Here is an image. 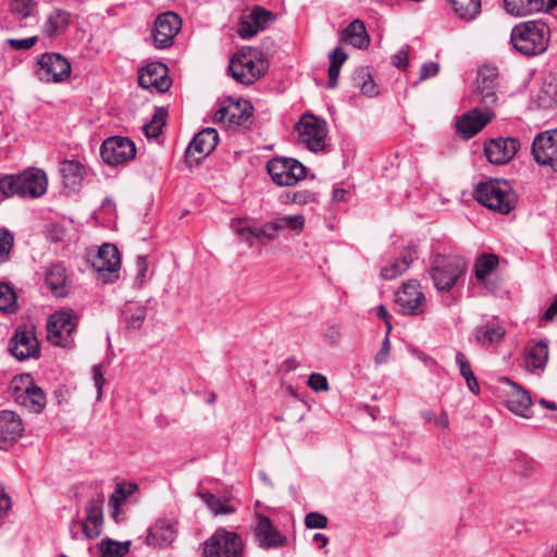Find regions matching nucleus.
Wrapping results in <instances>:
<instances>
[{"label": "nucleus", "mask_w": 557, "mask_h": 557, "mask_svg": "<svg viewBox=\"0 0 557 557\" xmlns=\"http://www.w3.org/2000/svg\"><path fill=\"white\" fill-rule=\"evenodd\" d=\"M550 41V28L543 20H530L516 24L510 32L512 50L525 58L546 52Z\"/></svg>", "instance_id": "f257e3e1"}, {"label": "nucleus", "mask_w": 557, "mask_h": 557, "mask_svg": "<svg viewBox=\"0 0 557 557\" xmlns=\"http://www.w3.org/2000/svg\"><path fill=\"white\" fill-rule=\"evenodd\" d=\"M473 197L480 205L500 214L511 212L518 202V196L508 182L497 178H490L475 185Z\"/></svg>", "instance_id": "f03ea898"}, {"label": "nucleus", "mask_w": 557, "mask_h": 557, "mask_svg": "<svg viewBox=\"0 0 557 557\" xmlns=\"http://www.w3.org/2000/svg\"><path fill=\"white\" fill-rule=\"evenodd\" d=\"M227 71L236 82L248 86L265 75L268 64L260 50L244 47L231 58Z\"/></svg>", "instance_id": "7ed1b4c3"}, {"label": "nucleus", "mask_w": 557, "mask_h": 557, "mask_svg": "<svg viewBox=\"0 0 557 557\" xmlns=\"http://www.w3.org/2000/svg\"><path fill=\"white\" fill-rule=\"evenodd\" d=\"M467 272L466 261L457 256L436 255L426 270L434 287L440 292H450Z\"/></svg>", "instance_id": "20e7f679"}, {"label": "nucleus", "mask_w": 557, "mask_h": 557, "mask_svg": "<svg viewBox=\"0 0 557 557\" xmlns=\"http://www.w3.org/2000/svg\"><path fill=\"white\" fill-rule=\"evenodd\" d=\"M79 322L78 314L71 308L60 309L47 319V339L53 346L72 348L73 334Z\"/></svg>", "instance_id": "39448f33"}, {"label": "nucleus", "mask_w": 557, "mask_h": 557, "mask_svg": "<svg viewBox=\"0 0 557 557\" xmlns=\"http://www.w3.org/2000/svg\"><path fill=\"white\" fill-rule=\"evenodd\" d=\"M10 388L16 404L27 408L30 412L40 413L46 407V394L35 384L30 374L14 376Z\"/></svg>", "instance_id": "423d86ee"}, {"label": "nucleus", "mask_w": 557, "mask_h": 557, "mask_svg": "<svg viewBox=\"0 0 557 557\" xmlns=\"http://www.w3.org/2000/svg\"><path fill=\"white\" fill-rule=\"evenodd\" d=\"M245 545L240 535L219 528L203 543V557H244Z\"/></svg>", "instance_id": "0eeeda50"}, {"label": "nucleus", "mask_w": 557, "mask_h": 557, "mask_svg": "<svg viewBox=\"0 0 557 557\" xmlns=\"http://www.w3.org/2000/svg\"><path fill=\"white\" fill-rule=\"evenodd\" d=\"M267 172L278 186H294L307 175V168L294 158L274 157L267 162Z\"/></svg>", "instance_id": "6e6552de"}, {"label": "nucleus", "mask_w": 557, "mask_h": 557, "mask_svg": "<svg viewBox=\"0 0 557 557\" xmlns=\"http://www.w3.org/2000/svg\"><path fill=\"white\" fill-rule=\"evenodd\" d=\"M72 72L70 61L58 52H45L37 60L35 74L42 83H63Z\"/></svg>", "instance_id": "1a4fd4ad"}, {"label": "nucleus", "mask_w": 557, "mask_h": 557, "mask_svg": "<svg viewBox=\"0 0 557 557\" xmlns=\"http://www.w3.org/2000/svg\"><path fill=\"white\" fill-rule=\"evenodd\" d=\"M253 113V107L248 100H234L227 97L219 101V108L213 111L212 122L227 127L244 125Z\"/></svg>", "instance_id": "9d476101"}, {"label": "nucleus", "mask_w": 557, "mask_h": 557, "mask_svg": "<svg viewBox=\"0 0 557 557\" xmlns=\"http://www.w3.org/2000/svg\"><path fill=\"white\" fill-rule=\"evenodd\" d=\"M137 153L135 143L125 136H110L100 146L102 161L111 166L124 165L135 159Z\"/></svg>", "instance_id": "9b49d317"}, {"label": "nucleus", "mask_w": 557, "mask_h": 557, "mask_svg": "<svg viewBox=\"0 0 557 557\" xmlns=\"http://www.w3.org/2000/svg\"><path fill=\"white\" fill-rule=\"evenodd\" d=\"M11 354L20 361L40 357V344L36 336L34 323H23L16 326L9 347Z\"/></svg>", "instance_id": "f8f14e48"}, {"label": "nucleus", "mask_w": 557, "mask_h": 557, "mask_svg": "<svg viewBox=\"0 0 557 557\" xmlns=\"http://www.w3.org/2000/svg\"><path fill=\"white\" fill-rule=\"evenodd\" d=\"M295 129L310 151L324 150L327 136V125L324 119L317 117L313 114H304L295 125Z\"/></svg>", "instance_id": "ddd939ff"}, {"label": "nucleus", "mask_w": 557, "mask_h": 557, "mask_svg": "<svg viewBox=\"0 0 557 557\" xmlns=\"http://www.w3.org/2000/svg\"><path fill=\"white\" fill-rule=\"evenodd\" d=\"M90 263L104 283H113L117 280V272L121 269V257L114 244L106 243L101 245L90 260Z\"/></svg>", "instance_id": "4468645a"}, {"label": "nucleus", "mask_w": 557, "mask_h": 557, "mask_svg": "<svg viewBox=\"0 0 557 557\" xmlns=\"http://www.w3.org/2000/svg\"><path fill=\"white\" fill-rule=\"evenodd\" d=\"M498 264V256L492 252L481 253L474 262L473 276L475 281L492 294H496L503 287V280L495 274Z\"/></svg>", "instance_id": "2eb2a0df"}, {"label": "nucleus", "mask_w": 557, "mask_h": 557, "mask_svg": "<svg viewBox=\"0 0 557 557\" xmlns=\"http://www.w3.org/2000/svg\"><path fill=\"white\" fill-rule=\"evenodd\" d=\"M181 27L182 18L178 14L172 11L159 14L151 29L154 48L159 50L170 48Z\"/></svg>", "instance_id": "dca6fc26"}, {"label": "nucleus", "mask_w": 557, "mask_h": 557, "mask_svg": "<svg viewBox=\"0 0 557 557\" xmlns=\"http://www.w3.org/2000/svg\"><path fill=\"white\" fill-rule=\"evenodd\" d=\"M219 143V133L213 127H206L198 132L185 151V163L188 168L198 165L203 158L209 156Z\"/></svg>", "instance_id": "f3484780"}, {"label": "nucleus", "mask_w": 557, "mask_h": 557, "mask_svg": "<svg viewBox=\"0 0 557 557\" xmlns=\"http://www.w3.org/2000/svg\"><path fill=\"white\" fill-rule=\"evenodd\" d=\"M396 304L406 315H419L425 309V296L418 280L405 282L396 295Z\"/></svg>", "instance_id": "a211bd4d"}, {"label": "nucleus", "mask_w": 557, "mask_h": 557, "mask_svg": "<svg viewBox=\"0 0 557 557\" xmlns=\"http://www.w3.org/2000/svg\"><path fill=\"white\" fill-rule=\"evenodd\" d=\"M275 18L276 16L272 11L256 5L249 14L240 18L237 34L242 39H250L259 32L264 30Z\"/></svg>", "instance_id": "6ab92c4d"}, {"label": "nucleus", "mask_w": 557, "mask_h": 557, "mask_svg": "<svg viewBox=\"0 0 557 557\" xmlns=\"http://www.w3.org/2000/svg\"><path fill=\"white\" fill-rule=\"evenodd\" d=\"M138 85L144 89L154 88L161 94L168 91L172 85L169 67L160 61L150 62L139 71Z\"/></svg>", "instance_id": "aec40b11"}, {"label": "nucleus", "mask_w": 557, "mask_h": 557, "mask_svg": "<svg viewBox=\"0 0 557 557\" xmlns=\"http://www.w3.org/2000/svg\"><path fill=\"white\" fill-rule=\"evenodd\" d=\"M520 148V143L513 137L492 138L484 144V153L488 162L496 165L508 163Z\"/></svg>", "instance_id": "412c9836"}, {"label": "nucleus", "mask_w": 557, "mask_h": 557, "mask_svg": "<svg viewBox=\"0 0 557 557\" xmlns=\"http://www.w3.org/2000/svg\"><path fill=\"white\" fill-rule=\"evenodd\" d=\"M255 518L257 525L253 533L260 547L270 549L287 545V537L281 534L268 516L256 512Z\"/></svg>", "instance_id": "4be33fe9"}, {"label": "nucleus", "mask_w": 557, "mask_h": 557, "mask_svg": "<svg viewBox=\"0 0 557 557\" xmlns=\"http://www.w3.org/2000/svg\"><path fill=\"white\" fill-rule=\"evenodd\" d=\"M557 154V128L540 132L532 143L534 161L544 166H550Z\"/></svg>", "instance_id": "5701e85b"}, {"label": "nucleus", "mask_w": 557, "mask_h": 557, "mask_svg": "<svg viewBox=\"0 0 557 557\" xmlns=\"http://www.w3.org/2000/svg\"><path fill=\"white\" fill-rule=\"evenodd\" d=\"M16 175L20 180L21 198L36 199L47 191L48 178L42 170L29 168Z\"/></svg>", "instance_id": "b1692460"}, {"label": "nucleus", "mask_w": 557, "mask_h": 557, "mask_svg": "<svg viewBox=\"0 0 557 557\" xmlns=\"http://www.w3.org/2000/svg\"><path fill=\"white\" fill-rule=\"evenodd\" d=\"M24 432L20 416L12 410H0V449H8Z\"/></svg>", "instance_id": "393cba45"}, {"label": "nucleus", "mask_w": 557, "mask_h": 557, "mask_svg": "<svg viewBox=\"0 0 557 557\" xmlns=\"http://www.w3.org/2000/svg\"><path fill=\"white\" fill-rule=\"evenodd\" d=\"M102 506V498H91L86 505V521H72L73 524H79L82 527L85 537L96 539L101 534V525L103 522Z\"/></svg>", "instance_id": "a878e982"}, {"label": "nucleus", "mask_w": 557, "mask_h": 557, "mask_svg": "<svg viewBox=\"0 0 557 557\" xmlns=\"http://www.w3.org/2000/svg\"><path fill=\"white\" fill-rule=\"evenodd\" d=\"M490 121L491 116L487 113L473 109L457 120L456 129L463 139H470L481 132Z\"/></svg>", "instance_id": "bb28decb"}, {"label": "nucleus", "mask_w": 557, "mask_h": 557, "mask_svg": "<svg viewBox=\"0 0 557 557\" xmlns=\"http://www.w3.org/2000/svg\"><path fill=\"white\" fill-rule=\"evenodd\" d=\"M506 330L495 322H486L473 330L475 343L485 348L497 347L505 338Z\"/></svg>", "instance_id": "cd10ccee"}, {"label": "nucleus", "mask_w": 557, "mask_h": 557, "mask_svg": "<svg viewBox=\"0 0 557 557\" xmlns=\"http://www.w3.org/2000/svg\"><path fill=\"white\" fill-rule=\"evenodd\" d=\"M500 382L509 384L515 392L512 397L507 401L508 409L517 416L523 418H531V414H529V410L532 405L530 393L527 389H524L520 384L513 382L511 379L507 376H503L500 379Z\"/></svg>", "instance_id": "c85d7f7f"}, {"label": "nucleus", "mask_w": 557, "mask_h": 557, "mask_svg": "<svg viewBox=\"0 0 557 557\" xmlns=\"http://www.w3.org/2000/svg\"><path fill=\"white\" fill-rule=\"evenodd\" d=\"M418 258V247L409 244L405 247L400 258L394 260L381 270V277L384 280H394L407 271L409 265Z\"/></svg>", "instance_id": "c756f323"}, {"label": "nucleus", "mask_w": 557, "mask_h": 557, "mask_svg": "<svg viewBox=\"0 0 557 557\" xmlns=\"http://www.w3.org/2000/svg\"><path fill=\"white\" fill-rule=\"evenodd\" d=\"M533 104L539 109L548 110L557 104V75L548 74L533 97Z\"/></svg>", "instance_id": "7c9ffc66"}, {"label": "nucleus", "mask_w": 557, "mask_h": 557, "mask_svg": "<svg viewBox=\"0 0 557 557\" xmlns=\"http://www.w3.org/2000/svg\"><path fill=\"white\" fill-rule=\"evenodd\" d=\"M60 173L65 188L76 190L86 176V168L77 160H63L60 163Z\"/></svg>", "instance_id": "2f4dec72"}, {"label": "nucleus", "mask_w": 557, "mask_h": 557, "mask_svg": "<svg viewBox=\"0 0 557 557\" xmlns=\"http://www.w3.org/2000/svg\"><path fill=\"white\" fill-rule=\"evenodd\" d=\"M66 280V269L61 262L52 263L46 271L45 282L55 297L67 295Z\"/></svg>", "instance_id": "473e14b6"}, {"label": "nucleus", "mask_w": 557, "mask_h": 557, "mask_svg": "<svg viewBox=\"0 0 557 557\" xmlns=\"http://www.w3.org/2000/svg\"><path fill=\"white\" fill-rule=\"evenodd\" d=\"M341 40L358 49L368 48L370 45V36L364 22L359 18L350 22L348 26L342 30Z\"/></svg>", "instance_id": "72a5a7b5"}, {"label": "nucleus", "mask_w": 557, "mask_h": 557, "mask_svg": "<svg viewBox=\"0 0 557 557\" xmlns=\"http://www.w3.org/2000/svg\"><path fill=\"white\" fill-rule=\"evenodd\" d=\"M175 539V530L168 520H158L148 529L146 543L149 546H168Z\"/></svg>", "instance_id": "f704fd0d"}, {"label": "nucleus", "mask_w": 557, "mask_h": 557, "mask_svg": "<svg viewBox=\"0 0 557 557\" xmlns=\"http://www.w3.org/2000/svg\"><path fill=\"white\" fill-rule=\"evenodd\" d=\"M71 24V14L61 9L53 10L44 24L42 33L48 38L64 34Z\"/></svg>", "instance_id": "c9c22d12"}, {"label": "nucleus", "mask_w": 557, "mask_h": 557, "mask_svg": "<svg viewBox=\"0 0 557 557\" xmlns=\"http://www.w3.org/2000/svg\"><path fill=\"white\" fill-rule=\"evenodd\" d=\"M504 9L513 16L546 12L545 0H503Z\"/></svg>", "instance_id": "e433bc0d"}, {"label": "nucleus", "mask_w": 557, "mask_h": 557, "mask_svg": "<svg viewBox=\"0 0 557 557\" xmlns=\"http://www.w3.org/2000/svg\"><path fill=\"white\" fill-rule=\"evenodd\" d=\"M147 318V307L127 304L122 310V321L128 331L140 330Z\"/></svg>", "instance_id": "4c0bfd02"}, {"label": "nucleus", "mask_w": 557, "mask_h": 557, "mask_svg": "<svg viewBox=\"0 0 557 557\" xmlns=\"http://www.w3.org/2000/svg\"><path fill=\"white\" fill-rule=\"evenodd\" d=\"M448 2L462 21H473L481 13V0H448Z\"/></svg>", "instance_id": "58836bf2"}, {"label": "nucleus", "mask_w": 557, "mask_h": 557, "mask_svg": "<svg viewBox=\"0 0 557 557\" xmlns=\"http://www.w3.org/2000/svg\"><path fill=\"white\" fill-rule=\"evenodd\" d=\"M248 218H234L231 221L233 231L245 242L248 246L252 247L256 240L260 239L258 227L247 225Z\"/></svg>", "instance_id": "ea45409f"}, {"label": "nucleus", "mask_w": 557, "mask_h": 557, "mask_svg": "<svg viewBox=\"0 0 557 557\" xmlns=\"http://www.w3.org/2000/svg\"><path fill=\"white\" fill-rule=\"evenodd\" d=\"M100 557H124L131 547V541L116 542L112 539H104L99 544Z\"/></svg>", "instance_id": "a19ab883"}, {"label": "nucleus", "mask_w": 557, "mask_h": 557, "mask_svg": "<svg viewBox=\"0 0 557 557\" xmlns=\"http://www.w3.org/2000/svg\"><path fill=\"white\" fill-rule=\"evenodd\" d=\"M168 110L164 107H157L154 109L152 119L143 127L145 135L148 138H157L162 134L163 126L166 123Z\"/></svg>", "instance_id": "79ce46f5"}, {"label": "nucleus", "mask_w": 557, "mask_h": 557, "mask_svg": "<svg viewBox=\"0 0 557 557\" xmlns=\"http://www.w3.org/2000/svg\"><path fill=\"white\" fill-rule=\"evenodd\" d=\"M306 219L302 214L285 215L273 219L272 228L280 231H290L296 234L302 233Z\"/></svg>", "instance_id": "37998d69"}, {"label": "nucleus", "mask_w": 557, "mask_h": 557, "mask_svg": "<svg viewBox=\"0 0 557 557\" xmlns=\"http://www.w3.org/2000/svg\"><path fill=\"white\" fill-rule=\"evenodd\" d=\"M197 495L207 505V507L215 515H230L235 511V508L222 500L219 496L211 492H198Z\"/></svg>", "instance_id": "c03bdc74"}, {"label": "nucleus", "mask_w": 557, "mask_h": 557, "mask_svg": "<svg viewBox=\"0 0 557 557\" xmlns=\"http://www.w3.org/2000/svg\"><path fill=\"white\" fill-rule=\"evenodd\" d=\"M17 308V296L13 286L7 282H0V311L14 313Z\"/></svg>", "instance_id": "a18cd8bd"}, {"label": "nucleus", "mask_w": 557, "mask_h": 557, "mask_svg": "<svg viewBox=\"0 0 557 557\" xmlns=\"http://www.w3.org/2000/svg\"><path fill=\"white\" fill-rule=\"evenodd\" d=\"M528 358L533 369H544L548 359V347L544 341L534 344L529 352Z\"/></svg>", "instance_id": "49530a36"}, {"label": "nucleus", "mask_w": 557, "mask_h": 557, "mask_svg": "<svg viewBox=\"0 0 557 557\" xmlns=\"http://www.w3.org/2000/svg\"><path fill=\"white\" fill-rule=\"evenodd\" d=\"M355 81L360 87L361 92L367 97H376L380 92L377 84L374 82L372 75L364 69L356 73Z\"/></svg>", "instance_id": "de8ad7c7"}, {"label": "nucleus", "mask_w": 557, "mask_h": 557, "mask_svg": "<svg viewBox=\"0 0 557 557\" xmlns=\"http://www.w3.org/2000/svg\"><path fill=\"white\" fill-rule=\"evenodd\" d=\"M18 176L16 174H4L0 177V194L4 198H21Z\"/></svg>", "instance_id": "09e8293b"}, {"label": "nucleus", "mask_w": 557, "mask_h": 557, "mask_svg": "<svg viewBox=\"0 0 557 557\" xmlns=\"http://www.w3.org/2000/svg\"><path fill=\"white\" fill-rule=\"evenodd\" d=\"M138 488L136 483H119L116 484L114 492L110 495L109 503H115L122 505L126 498L133 495Z\"/></svg>", "instance_id": "8fccbe9b"}, {"label": "nucleus", "mask_w": 557, "mask_h": 557, "mask_svg": "<svg viewBox=\"0 0 557 557\" xmlns=\"http://www.w3.org/2000/svg\"><path fill=\"white\" fill-rule=\"evenodd\" d=\"M36 7L34 0H12L10 3L11 12L23 20L32 16Z\"/></svg>", "instance_id": "3c124183"}, {"label": "nucleus", "mask_w": 557, "mask_h": 557, "mask_svg": "<svg viewBox=\"0 0 557 557\" xmlns=\"http://www.w3.org/2000/svg\"><path fill=\"white\" fill-rule=\"evenodd\" d=\"M13 245V234L7 228H0V263L9 260Z\"/></svg>", "instance_id": "603ef678"}, {"label": "nucleus", "mask_w": 557, "mask_h": 557, "mask_svg": "<svg viewBox=\"0 0 557 557\" xmlns=\"http://www.w3.org/2000/svg\"><path fill=\"white\" fill-rule=\"evenodd\" d=\"M498 72L496 67L484 65L478 73V85L497 86Z\"/></svg>", "instance_id": "864d4df0"}, {"label": "nucleus", "mask_w": 557, "mask_h": 557, "mask_svg": "<svg viewBox=\"0 0 557 557\" xmlns=\"http://www.w3.org/2000/svg\"><path fill=\"white\" fill-rule=\"evenodd\" d=\"M327 522V517L318 511H311L305 517V527L307 529H325Z\"/></svg>", "instance_id": "5fc2aeb1"}, {"label": "nucleus", "mask_w": 557, "mask_h": 557, "mask_svg": "<svg viewBox=\"0 0 557 557\" xmlns=\"http://www.w3.org/2000/svg\"><path fill=\"white\" fill-rule=\"evenodd\" d=\"M478 92L481 96V101L485 107H490L496 103V86L494 85H478Z\"/></svg>", "instance_id": "6e6d98bb"}, {"label": "nucleus", "mask_w": 557, "mask_h": 557, "mask_svg": "<svg viewBox=\"0 0 557 557\" xmlns=\"http://www.w3.org/2000/svg\"><path fill=\"white\" fill-rule=\"evenodd\" d=\"M292 200L300 206L315 203L318 202V194L309 189L297 190L293 191Z\"/></svg>", "instance_id": "4d7b16f0"}, {"label": "nucleus", "mask_w": 557, "mask_h": 557, "mask_svg": "<svg viewBox=\"0 0 557 557\" xmlns=\"http://www.w3.org/2000/svg\"><path fill=\"white\" fill-rule=\"evenodd\" d=\"M38 42L37 36H32L24 39H14L9 38L5 40V44L11 47L13 50H29Z\"/></svg>", "instance_id": "13d9d810"}, {"label": "nucleus", "mask_w": 557, "mask_h": 557, "mask_svg": "<svg viewBox=\"0 0 557 557\" xmlns=\"http://www.w3.org/2000/svg\"><path fill=\"white\" fill-rule=\"evenodd\" d=\"M136 268H137V274H136L134 284L138 288H140V287H143V285L145 283L146 275L148 272V259L146 256H138L136 258Z\"/></svg>", "instance_id": "bf43d9fd"}, {"label": "nucleus", "mask_w": 557, "mask_h": 557, "mask_svg": "<svg viewBox=\"0 0 557 557\" xmlns=\"http://www.w3.org/2000/svg\"><path fill=\"white\" fill-rule=\"evenodd\" d=\"M308 385L314 392H326L330 389L327 379L321 373H312L309 375Z\"/></svg>", "instance_id": "052dcab7"}, {"label": "nucleus", "mask_w": 557, "mask_h": 557, "mask_svg": "<svg viewBox=\"0 0 557 557\" xmlns=\"http://www.w3.org/2000/svg\"><path fill=\"white\" fill-rule=\"evenodd\" d=\"M392 64L398 70H406L409 65V46H405L392 55Z\"/></svg>", "instance_id": "680f3d73"}, {"label": "nucleus", "mask_w": 557, "mask_h": 557, "mask_svg": "<svg viewBox=\"0 0 557 557\" xmlns=\"http://www.w3.org/2000/svg\"><path fill=\"white\" fill-rule=\"evenodd\" d=\"M389 352H391V342H389V337H387V335H385L380 350L374 356V362L376 364L385 363L388 359Z\"/></svg>", "instance_id": "e2e57ef3"}, {"label": "nucleus", "mask_w": 557, "mask_h": 557, "mask_svg": "<svg viewBox=\"0 0 557 557\" xmlns=\"http://www.w3.org/2000/svg\"><path fill=\"white\" fill-rule=\"evenodd\" d=\"M330 65H336L342 67L344 62L348 59V54L343 50L342 47L334 48L329 54Z\"/></svg>", "instance_id": "0e129e2a"}, {"label": "nucleus", "mask_w": 557, "mask_h": 557, "mask_svg": "<svg viewBox=\"0 0 557 557\" xmlns=\"http://www.w3.org/2000/svg\"><path fill=\"white\" fill-rule=\"evenodd\" d=\"M440 71V65L436 62H426L423 63L420 71V79H426L437 75Z\"/></svg>", "instance_id": "69168bd1"}, {"label": "nucleus", "mask_w": 557, "mask_h": 557, "mask_svg": "<svg viewBox=\"0 0 557 557\" xmlns=\"http://www.w3.org/2000/svg\"><path fill=\"white\" fill-rule=\"evenodd\" d=\"M455 359H456V363L459 368L461 376L472 372L470 361L468 360L467 356L462 351H457Z\"/></svg>", "instance_id": "338daca9"}, {"label": "nucleus", "mask_w": 557, "mask_h": 557, "mask_svg": "<svg viewBox=\"0 0 557 557\" xmlns=\"http://www.w3.org/2000/svg\"><path fill=\"white\" fill-rule=\"evenodd\" d=\"M92 376H94L95 386L97 388L98 398H100L102 395L103 385L106 383L103 373L101 371V366L97 364V366L92 367Z\"/></svg>", "instance_id": "774afa93"}]
</instances>
